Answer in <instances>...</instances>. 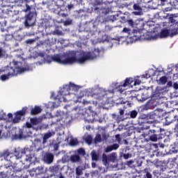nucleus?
<instances>
[{"label": "nucleus", "mask_w": 178, "mask_h": 178, "mask_svg": "<svg viewBox=\"0 0 178 178\" xmlns=\"http://www.w3.org/2000/svg\"><path fill=\"white\" fill-rule=\"evenodd\" d=\"M102 162L104 165V166H106L107 168H109V163L112 162V154H110L107 156L106 154H102Z\"/></svg>", "instance_id": "6ab92c4d"}, {"label": "nucleus", "mask_w": 178, "mask_h": 178, "mask_svg": "<svg viewBox=\"0 0 178 178\" xmlns=\"http://www.w3.org/2000/svg\"><path fill=\"white\" fill-rule=\"evenodd\" d=\"M168 78L166 76H163L159 78V80H157V83L158 84H160L161 86H165V84H166V83H169V81H168Z\"/></svg>", "instance_id": "c756f323"}, {"label": "nucleus", "mask_w": 178, "mask_h": 178, "mask_svg": "<svg viewBox=\"0 0 178 178\" xmlns=\"http://www.w3.org/2000/svg\"><path fill=\"white\" fill-rule=\"evenodd\" d=\"M112 152V145L108 146L105 149V152Z\"/></svg>", "instance_id": "774afa93"}, {"label": "nucleus", "mask_w": 178, "mask_h": 178, "mask_svg": "<svg viewBox=\"0 0 178 178\" xmlns=\"http://www.w3.org/2000/svg\"><path fill=\"white\" fill-rule=\"evenodd\" d=\"M62 162L63 163H69V162H71L70 156L67 155V154H65L62 157Z\"/></svg>", "instance_id": "37998d69"}, {"label": "nucleus", "mask_w": 178, "mask_h": 178, "mask_svg": "<svg viewBox=\"0 0 178 178\" xmlns=\"http://www.w3.org/2000/svg\"><path fill=\"white\" fill-rule=\"evenodd\" d=\"M31 124L32 126H37L41 123V119L38 118L37 117L30 118Z\"/></svg>", "instance_id": "72a5a7b5"}, {"label": "nucleus", "mask_w": 178, "mask_h": 178, "mask_svg": "<svg viewBox=\"0 0 178 178\" xmlns=\"http://www.w3.org/2000/svg\"><path fill=\"white\" fill-rule=\"evenodd\" d=\"M35 175H44V173H45V170H44V167L40 165L35 168Z\"/></svg>", "instance_id": "4c0bfd02"}, {"label": "nucleus", "mask_w": 178, "mask_h": 178, "mask_svg": "<svg viewBox=\"0 0 178 178\" xmlns=\"http://www.w3.org/2000/svg\"><path fill=\"white\" fill-rule=\"evenodd\" d=\"M10 155H12V153L7 149L0 153V158H3L6 161H9Z\"/></svg>", "instance_id": "393cba45"}, {"label": "nucleus", "mask_w": 178, "mask_h": 178, "mask_svg": "<svg viewBox=\"0 0 178 178\" xmlns=\"http://www.w3.org/2000/svg\"><path fill=\"white\" fill-rule=\"evenodd\" d=\"M78 154H76V155H82V156H84L86 155V150H84V149L83 148H79L77 150Z\"/></svg>", "instance_id": "5fc2aeb1"}, {"label": "nucleus", "mask_w": 178, "mask_h": 178, "mask_svg": "<svg viewBox=\"0 0 178 178\" xmlns=\"http://www.w3.org/2000/svg\"><path fill=\"white\" fill-rule=\"evenodd\" d=\"M171 87H172L174 90H178V81H177L174 83L172 81H169L165 86V88H167V90H169V88H170Z\"/></svg>", "instance_id": "a878e982"}, {"label": "nucleus", "mask_w": 178, "mask_h": 178, "mask_svg": "<svg viewBox=\"0 0 178 178\" xmlns=\"http://www.w3.org/2000/svg\"><path fill=\"white\" fill-rule=\"evenodd\" d=\"M65 5H66L65 0H51L50 9L54 13L59 14L61 10H63L62 8H65Z\"/></svg>", "instance_id": "423d86ee"}, {"label": "nucleus", "mask_w": 178, "mask_h": 178, "mask_svg": "<svg viewBox=\"0 0 178 178\" xmlns=\"http://www.w3.org/2000/svg\"><path fill=\"white\" fill-rule=\"evenodd\" d=\"M120 24H118V26L114 25L112 27L113 34H117V35H119V34L122 33V25Z\"/></svg>", "instance_id": "bb28decb"}, {"label": "nucleus", "mask_w": 178, "mask_h": 178, "mask_svg": "<svg viewBox=\"0 0 178 178\" xmlns=\"http://www.w3.org/2000/svg\"><path fill=\"white\" fill-rule=\"evenodd\" d=\"M125 165L129 166V168L135 169V168H140V166H143V161L141 159L130 160L126 161Z\"/></svg>", "instance_id": "ddd939ff"}, {"label": "nucleus", "mask_w": 178, "mask_h": 178, "mask_svg": "<svg viewBox=\"0 0 178 178\" xmlns=\"http://www.w3.org/2000/svg\"><path fill=\"white\" fill-rule=\"evenodd\" d=\"M122 129L120 128H117L115 130L113 129V131H114L115 137L114 139L113 140V143H118V144H123V142L122 140L123 138H126L127 136L126 134H120L118 133V131H120Z\"/></svg>", "instance_id": "f8f14e48"}, {"label": "nucleus", "mask_w": 178, "mask_h": 178, "mask_svg": "<svg viewBox=\"0 0 178 178\" xmlns=\"http://www.w3.org/2000/svg\"><path fill=\"white\" fill-rule=\"evenodd\" d=\"M13 64L14 65V68L13 67L7 66L3 70L1 69V72H4L6 75L12 77L13 76H17V74L23 73L26 70V69L22 67L21 62L13 60Z\"/></svg>", "instance_id": "20e7f679"}, {"label": "nucleus", "mask_w": 178, "mask_h": 178, "mask_svg": "<svg viewBox=\"0 0 178 178\" xmlns=\"http://www.w3.org/2000/svg\"><path fill=\"white\" fill-rule=\"evenodd\" d=\"M159 105V101L151 96V99L148 100L145 105L141 106L143 111H149V109H154Z\"/></svg>", "instance_id": "9b49d317"}, {"label": "nucleus", "mask_w": 178, "mask_h": 178, "mask_svg": "<svg viewBox=\"0 0 178 178\" xmlns=\"http://www.w3.org/2000/svg\"><path fill=\"white\" fill-rule=\"evenodd\" d=\"M30 150L29 148L26 149H15V156L18 159H22L23 156H26V161H29V159H31V154H29Z\"/></svg>", "instance_id": "9d476101"}, {"label": "nucleus", "mask_w": 178, "mask_h": 178, "mask_svg": "<svg viewBox=\"0 0 178 178\" xmlns=\"http://www.w3.org/2000/svg\"><path fill=\"white\" fill-rule=\"evenodd\" d=\"M13 166L10 163H6L4 165V173L6 177H15V170Z\"/></svg>", "instance_id": "4468645a"}, {"label": "nucleus", "mask_w": 178, "mask_h": 178, "mask_svg": "<svg viewBox=\"0 0 178 178\" xmlns=\"http://www.w3.org/2000/svg\"><path fill=\"white\" fill-rule=\"evenodd\" d=\"M49 170L53 175H57V173H59V165L50 166Z\"/></svg>", "instance_id": "473e14b6"}, {"label": "nucleus", "mask_w": 178, "mask_h": 178, "mask_svg": "<svg viewBox=\"0 0 178 178\" xmlns=\"http://www.w3.org/2000/svg\"><path fill=\"white\" fill-rule=\"evenodd\" d=\"M69 87L70 88H72V90H74V91H77L79 90V87L74 83H70Z\"/></svg>", "instance_id": "052dcab7"}, {"label": "nucleus", "mask_w": 178, "mask_h": 178, "mask_svg": "<svg viewBox=\"0 0 178 178\" xmlns=\"http://www.w3.org/2000/svg\"><path fill=\"white\" fill-rule=\"evenodd\" d=\"M115 14H113V19L112 22L115 23L117 22L119 24H122V22H123V16L122 17V12L117 11L116 13H114Z\"/></svg>", "instance_id": "f3484780"}, {"label": "nucleus", "mask_w": 178, "mask_h": 178, "mask_svg": "<svg viewBox=\"0 0 178 178\" xmlns=\"http://www.w3.org/2000/svg\"><path fill=\"white\" fill-rule=\"evenodd\" d=\"M153 72L151 73L149 71H146L145 74H143L140 76L141 79H145V80L149 79V77H154L155 76V71H152Z\"/></svg>", "instance_id": "7c9ffc66"}, {"label": "nucleus", "mask_w": 178, "mask_h": 178, "mask_svg": "<svg viewBox=\"0 0 178 178\" xmlns=\"http://www.w3.org/2000/svg\"><path fill=\"white\" fill-rule=\"evenodd\" d=\"M92 161H98L99 159V155L95 152L91 153Z\"/></svg>", "instance_id": "864d4df0"}, {"label": "nucleus", "mask_w": 178, "mask_h": 178, "mask_svg": "<svg viewBox=\"0 0 178 178\" xmlns=\"http://www.w3.org/2000/svg\"><path fill=\"white\" fill-rule=\"evenodd\" d=\"M54 159V154L51 152L45 153V154L43 156V161L44 163H47V165H51V163H53Z\"/></svg>", "instance_id": "dca6fc26"}, {"label": "nucleus", "mask_w": 178, "mask_h": 178, "mask_svg": "<svg viewBox=\"0 0 178 178\" xmlns=\"http://www.w3.org/2000/svg\"><path fill=\"white\" fill-rule=\"evenodd\" d=\"M135 26L136 29L138 30H144V26H145V24L144 23V21H136L135 22Z\"/></svg>", "instance_id": "f704fd0d"}, {"label": "nucleus", "mask_w": 178, "mask_h": 178, "mask_svg": "<svg viewBox=\"0 0 178 178\" xmlns=\"http://www.w3.org/2000/svg\"><path fill=\"white\" fill-rule=\"evenodd\" d=\"M42 111V109H41L40 106H35L34 108H32L31 110V115H38V113H41Z\"/></svg>", "instance_id": "c9c22d12"}, {"label": "nucleus", "mask_w": 178, "mask_h": 178, "mask_svg": "<svg viewBox=\"0 0 178 178\" xmlns=\"http://www.w3.org/2000/svg\"><path fill=\"white\" fill-rule=\"evenodd\" d=\"M73 23V20L70 18H68L64 22V26H70Z\"/></svg>", "instance_id": "13d9d810"}, {"label": "nucleus", "mask_w": 178, "mask_h": 178, "mask_svg": "<svg viewBox=\"0 0 178 178\" xmlns=\"http://www.w3.org/2000/svg\"><path fill=\"white\" fill-rule=\"evenodd\" d=\"M26 42V44H33V42H35V39H28Z\"/></svg>", "instance_id": "338daca9"}, {"label": "nucleus", "mask_w": 178, "mask_h": 178, "mask_svg": "<svg viewBox=\"0 0 178 178\" xmlns=\"http://www.w3.org/2000/svg\"><path fill=\"white\" fill-rule=\"evenodd\" d=\"M26 9L24 10V12L27 13L25 15V20L24 22V24L25 27H27L28 29L29 27H32V26H35V18H34V15H35V9L31 8L29 4H26Z\"/></svg>", "instance_id": "39448f33"}, {"label": "nucleus", "mask_w": 178, "mask_h": 178, "mask_svg": "<svg viewBox=\"0 0 178 178\" xmlns=\"http://www.w3.org/2000/svg\"><path fill=\"white\" fill-rule=\"evenodd\" d=\"M137 95H134V92H129V95L127 97V99L129 101H133V99L136 98Z\"/></svg>", "instance_id": "3c124183"}, {"label": "nucleus", "mask_w": 178, "mask_h": 178, "mask_svg": "<svg viewBox=\"0 0 178 178\" xmlns=\"http://www.w3.org/2000/svg\"><path fill=\"white\" fill-rule=\"evenodd\" d=\"M112 102H113L112 103L113 106H115V105L124 104V102H123L122 98H118L117 100H115V99H113Z\"/></svg>", "instance_id": "a19ab883"}, {"label": "nucleus", "mask_w": 178, "mask_h": 178, "mask_svg": "<svg viewBox=\"0 0 178 178\" xmlns=\"http://www.w3.org/2000/svg\"><path fill=\"white\" fill-rule=\"evenodd\" d=\"M131 83H133V78H127L124 81L116 83L115 84V88L113 89V94L116 91L117 92H120V94H122L124 90L122 87H127V86H129Z\"/></svg>", "instance_id": "0eeeda50"}, {"label": "nucleus", "mask_w": 178, "mask_h": 178, "mask_svg": "<svg viewBox=\"0 0 178 178\" xmlns=\"http://www.w3.org/2000/svg\"><path fill=\"white\" fill-rule=\"evenodd\" d=\"M41 44H42V45L48 46L51 44V40H49V38H47V39L44 40Z\"/></svg>", "instance_id": "680f3d73"}, {"label": "nucleus", "mask_w": 178, "mask_h": 178, "mask_svg": "<svg viewBox=\"0 0 178 178\" xmlns=\"http://www.w3.org/2000/svg\"><path fill=\"white\" fill-rule=\"evenodd\" d=\"M51 59L54 62H56L57 63H60L61 65H63V60L60 58V56H55L51 57Z\"/></svg>", "instance_id": "ea45409f"}, {"label": "nucleus", "mask_w": 178, "mask_h": 178, "mask_svg": "<svg viewBox=\"0 0 178 178\" xmlns=\"http://www.w3.org/2000/svg\"><path fill=\"white\" fill-rule=\"evenodd\" d=\"M15 138L16 140H22L23 138V131L22 129L19 130L18 134H15Z\"/></svg>", "instance_id": "49530a36"}, {"label": "nucleus", "mask_w": 178, "mask_h": 178, "mask_svg": "<svg viewBox=\"0 0 178 178\" xmlns=\"http://www.w3.org/2000/svg\"><path fill=\"white\" fill-rule=\"evenodd\" d=\"M94 59L92 58V54L90 51H81L79 54V58H76V56L67 57L63 60V65H73V63H80L83 65L86 60H91Z\"/></svg>", "instance_id": "7ed1b4c3"}, {"label": "nucleus", "mask_w": 178, "mask_h": 178, "mask_svg": "<svg viewBox=\"0 0 178 178\" xmlns=\"http://www.w3.org/2000/svg\"><path fill=\"white\" fill-rule=\"evenodd\" d=\"M169 29L170 31V35L172 36L176 35V34H178V22L171 24Z\"/></svg>", "instance_id": "4be33fe9"}, {"label": "nucleus", "mask_w": 178, "mask_h": 178, "mask_svg": "<svg viewBox=\"0 0 178 178\" xmlns=\"http://www.w3.org/2000/svg\"><path fill=\"white\" fill-rule=\"evenodd\" d=\"M130 115V118L131 119H136L137 118V115H138V111L137 110H133L129 113Z\"/></svg>", "instance_id": "c03bdc74"}, {"label": "nucleus", "mask_w": 178, "mask_h": 178, "mask_svg": "<svg viewBox=\"0 0 178 178\" xmlns=\"http://www.w3.org/2000/svg\"><path fill=\"white\" fill-rule=\"evenodd\" d=\"M148 99V95L147 94V91H144L141 93V99L140 101H147Z\"/></svg>", "instance_id": "09e8293b"}, {"label": "nucleus", "mask_w": 178, "mask_h": 178, "mask_svg": "<svg viewBox=\"0 0 178 178\" xmlns=\"http://www.w3.org/2000/svg\"><path fill=\"white\" fill-rule=\"evenodd\" d=\"M170 154H178V142L175 141L170 146Z\"/></svg>", "instance_id": "b1692460"}, {"label": "nucleus", "mask_w": 178, "mask_h": 178, "mask_svg": "<svg viewBox=\"0 0 178 178\" xmlns=\"http://www.w3.org/2000/svg\"><path fill=\"white\" fill-rule=\"evenodd\" d=\"M70 159L71 161V163H81V162H83L81 157L77 154L71 155Z\"/></svg>", "instance_id": "412c9836"}, {"label": "nucleus", "mask_w": 178, "mask_h": 178, "mask_svg": "<svg viewBox=\"0 0 178 178\" xmlns=\"http://www.w3.org/2000/svg\"><path fill=\"white\" fill-rule=\"evenodd\" d=\"M126 176L128 178H136L137 177V172H126Z\"/></svg>", "instance_id": "8fccbe9b"}, {"label": "nucleus", "mask_w": 178, "mask_h": 178, "mask_svg": "<svg viewBox=\"0 0 178 178\" xmlns=\"http://www.w3.org/2000/svg\"><path fill=\"white\" fill-rule=\"evenodd\" d=\"M72 9H74V4L70 3V4H67L65 6V10H65L67 13V12H70Z\"/></svg>", "instance_id": "a18cd8bd"}, {"label": "nucleus", "mask_w": 178, "mask_h": 178, "mask_svg": "<svg viewBox=\"0 0 178 178\" xmlns=\"http://www.w3.org/2000/svg\"><path fill=\"white\" fill-rule=\"evenodd\" d=\"M122 33H125L126 34H128V35H130V33H131V29L124 27L123 29H122Z\"/></svg>", "instance_id": "6e6d98bb"}, {"label": "nucleus", "mask_w": 178, "mask_h": 178, "mask_svg": "<svg viewBox=\"0 0 178 178\" xmlns=\"http://www.w3.org/2000/svg\"><path fill=\"white\" fill-rule=\"evenodd\" d=\"M157 118L158 115H156L155 111L150 112L145 115L147 123L150 124V126L145 127L147 131L144 133V135L145 137H147L148 140L152 141V143H156L158 140L165 138V135L162 134L163 129L156 123L158 122Z\"/></svg>", "instance_id": "f257e3e1"}, {"label": "nucleus", "mask_w": 178, "mask_h": 178, "mask_svg": "<svg viewBox=\"0 0 178 178\" xmlns=\"http://www.w3.org/2000/svg\"><path fill=\"white\" fill-rule=\"evenodd\" d=\"M112 168L113 169H119V159H118V154L113 152L112 153Z\"/></svg>", "instance_id": "aec40b11"}, {"label": "nucleus", "mask_w": 178, "mask_h": 178, "mask_svg": "<svg viewBox=\"0 0 178 178\" xmlns=\"http://www.w3.org/2000/svg\"><path fill=\"white\" fill-rule=\"evenodd\" d=\"M166 91H169V89L166 88V86L163 88L157 86L154 90H152L151 97L156 99L157 101H159V99L166 94Z\"/></svg>", "instance_id": "6e6552de"}, {"label": "nucleus", "mask_w": 178, "mask_h": 178, "mask_svg": "<svg viewBox=\"0 0 178 178\" xmlns=\"http://www.w3.org/2000/svg\"><path fill=\"white\" fill-rule=\"evenodd\" d=\"M18 159H19L16 157L15 154H12L11 156H10V157H8V161L10 162L8 163H10V165H15V163H16V161H17Z\"/></svg>", "instance_id": "e433bc0d"}, {"label": "nucleus", "mask_w": 178, "mask_h": 178, "mask_svg": "<svg viewBox=\"0 0 178 178\" xmlns=\"http://www.w3.org/2000/svg\"><path fill=\"white\" fill-rule=\"evenodd\" d=\"M166 19H168L169 23H177V14H167L165 16Z\"/></svg>", "instance_id": "5701e85b"}, {"label": "nucleus", "mask_w": 178, "mask_h": 178, "mask_svg": "<svg viewBox=\"0 0 178 178\" xmlns=\"http://www.w3.org/2000/svg\"><path fill=\"white\" fill-rule=\"evenodd\" d=\"M83 140L86 143V144H88V145H91V144H92V136H91V135H88L87 136H85Z\"/></svg>", "instance_id": "58836bf2"}, {"label": "nucleus", "mask_w": 178, "mask_h": 178, "mask_svg": "<svg viewBox=\"0 0 178 178\" xmlns=\"http://www.w3.org/2000/svg\"><path fill=\"white\" fill-rule=\"evenodd\" d=\"M123 158L124 159H129V158H131V154H123Z\"/></svg>", "instance_id": "0e129e2a"}, {"label": "nucleus", "mask_w": 178, "mask_h": 178, "mask_svg": "<svg viewBox=\"0 0 178 178\" xmlns=\"http://www.w3.org/2000/svg\"><path fill=\"white\" fill-rule=\"evenodd\" d=\"M54 151L56 152L59 149V144L55 143L53 145Z\"/></svg>", "instance_id": "69168bd1"}, {"label": "nucleus", "mask_w": 178, "mask_h": 178, "mask_svg": "<svg viewBox=\"0 0 178 178\" xmlns=\"http://www.w3.org/2000/svg\"><path fill=\"white\" fill-rule=\"evenodd\" d=\"M102 140H103V141H106V140H108V138H109V134H106V133H103L102 134Z\"/></svg>", "instance_id": "e2e57ef3"}, {"label": "nucleus", "mask_w": 178, "mask_h": 178, "mask_svg": "<svg viewBox=\"0 0 178 178\" xmlns=\"http://www.w3.org/2000/svg\"><path fill=\"white\" fill-rule=\"evenodd\" d=\"M170 35V29H163L160 33L161 38H166V37H169Z\"/></svg>", "instance_id": "c85d7f7f"}, {"label": "nucleus", "mask_w": 178, "mask_h": 178, "mask_svg": "<svg viewBox=\"0 0 178 178\" xmlns=\"http://www.w3.org/2000/svg\"><path fill=\"white\" fill-rule=\"evenodd\" d=\"M169 168L166 165H161L156 166V169L151 170L149 168H145L143 170L144 178H158L161 177L162 178L169 177Z\"/></svg>", "instance_id": "f03ea898"}, {"label": "nucleus", "mask_w": 178, "mask_h": 178, "mask_svg": "<svg viewBox=\"0 0 178 178\" xmlns=\"http://www.w3.org/2000/svg\"><path fill=\"white\" fill-rule=\"evenodd\" d=\"M170 3L174 9H178V0H170Z\"/></svg>", "instance_id": "de8ad7c7"}, {"label": "nucleus", "mask_w": 178, "mask_h": 178, "mask_svg": "<svg viewBox=\"0 0 178 178\" xmlns=\"http://www.w3.org/2000/svg\"><path fill=\"white\" fill-rule=\"evenodd\" d=\"M76 176H81V175H83V168H81V167L78 166L76 168Z\"/></svg>", "instance_id": "603ef678"}, {"label": "nucleus", "mask_w": 178, "mask_h": 178, "mask_svg": "<svg viewBox=\"0 0 178 178\" xmlns=\"http://www.w3.org/2000/svg\"><path fill=\"white\" fill-rule=\"evenodd\" d=\"M102 137L101 136V134H96V136L94 138V143L95 144H99V143H102Z\"/></svg>", "instance_id": "79ce46f5"}, {"label": "nucleus", "mask_w": 178, "mask_h": 178, "mask_svg": "<svg viewBox=\"0 0 178 178\" xmlns=\"http://www.w3.org/2000/svg\"><path fill=\"white\" fill-rule=\"evenodd\" d=\"M51 137H52V133L51 131H49V132L44 134V136H43L42 144H43V145H45V144H47V143H48V140H49V138H51Z\"/></svg>", "instance_id": "cd10ccee"}, {"label": "nucleus", "mask_w": 178, "mask_h": 178, "mask_svg": "<svg viewBox=\"0 0 178 178\" xmlns=\"http://www.w3.org/2000/svg\"><path fill=\"white\" fill-rule=\"evenodd\" d=\"M122 23H127L128 26H130V27L132 28L136 26V22L133 19V17L130 15L123 16Z\"/></svg>", "instance_id": "a211bd4d"}, {"label": "nucleus", "mask_w": 178, "mask_h": 178, "mask_svg": "<svg viewBox=\"0 0 178 178\" xmlns=\"http://www.w3.org/2000/svg\"><path fill=\"white\" fill-rule=\"evenodd\" d=\"M29 107L25 106L14 113L15 118L13 119V123L16 124L20 122L22 119H24L26 118V115H27V110Z\"/></svg>", "instance_id": "1a4fd4ad"}, {"label": "nucleus", "mask_w": 178, "mask_h": 178, "mask_svg": "<svg viewBox=\"0 0 178 178\" xmlns=\"http://www.w3.org/2000/svg\"><path fill=\"white\" fill-rule=\"evenodd\" d=\"M9 75L5 74L0 76V80H1V81H6V80H9Z\"/></svg>", "instance_id": "4d7b16f0"}, {"label": "nucleus", "mask_w": 178, "mask_h": 178, "mask_svg": "<svg viewBox=\"0 0 178 178\" xmlns=\"http://www.w3.org/2000/svg\"><path fill=\"white\" fill-rule=\"evenodd\" d=\"M133 9L134 11L132 12V15H134V16H141V15H143V8H141V3H134L133 5Z\"/></svg>", "instance_id": "2eb2a0df"}, {"label": "nucleus", "mask_w": 178, "mask_h": 178, "mask_svg": "<svg viewBox=\"0 0 178 178\" xmlns=\"http://www.w3.org/2000/svg\"><path fill=\"white\" fill-rule=\"evenodd\" d=\"M120 145H121L120 143H113L112 145V150L113 151V150L118 149L120 147Z\"/></svg>", "instance_id": "bf43d9fd"}, {"label": "nucleus", "mask_w": 178, "mask_h": 178, "mask_svg": "<svg viewBox=\"0 0 178 178\" xmlns=\"http://www.w3.org/2000/svg\"><path fill=\"white\" fill-rule=\"evenodd\" d=\"M12 168L14 170V173H17V172H22V164L21 163H15V164L13 165Z\"/></svg>", "instance_id": "2f4dec72"}]
</instances>
